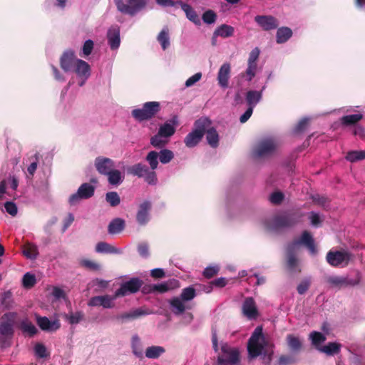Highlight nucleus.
Instances as JSON below:
<instances>
[{
    "mask_svg": "<svg viewBox=\"0 0 365 365\" xmlns=\"http://www.w3.org/2000/svg\"><path fill=\"white\" fill-rule=\"evenodd\" d=\"M304 214L299 211H291L276 215L272 219L275 229L290 227L301 222Z\"/></svg>",
    "mask_w": 365,
    "mask_h": 365,
    "instance_id": "nucleus-5",
    "label": "nucleus"
},
{
    "mask_svg": "<svg viewBox=\"0 0 365 365\" xmlns=\"http://www.w3.org/2000/svg\"><path fill=\"white\" fill-rule=\"evenodd\" d=\"M165 352L164 347L160 346H151L146 349L145 356L148 359H158Z\"/></svg>",
    "mask_w": 365,
    "mask_h": 365,
    "instance_id": "nucleus-37",
    "label": "nucleus"
},
{
    "mask_svg": "<svg viewBox=\"0 0 365 365\" xmlns=\"http://www.w3.org/2000/svg\"><path fill=\"white\" fill-rule=\"evenodd\" d=\"M158 153L154 150L149 152L145 158L146 161L148 163L153 170L158 168Z\"/></svg>",
    "mask_w": 365,
    "mask_h": 365,
    "instance_id": "nucleus-49",
    "label": "nucleus"
},
{
    "mask_svg": "<svg viewBox=\"0 0 365 365\" xmlns=\"http://www.w3.org/2000/svg\"><path fill=\"white\" fill-rule=\"evenodd\" d=\"M151 202L148 200H145L140 204L136 214V220L139 225H145L149 222V212L151 210Z\"/></svg>",
    "mask_w": 365,
    "mask_h": 365,
    "instance_id": "nucleus-18",
    "label": "nucleus"
},
{
    "mask_svg": "<svg viewBox=\"0 0 365 365\" xmlns=\"http://www.w3.org/2000/svg\"><path fill=\"white\" fill-rule=\"evenodd\" d=\"M181 9L185 11L186 16L190 21H192L195 24H200V20L198 15L191 6L187 4L181 3Z\"/></svg>",
    "mask_w": 365,
    "mask_h": 365,
    "instance_id": "nucleus-35",
    "label": "nucleus"
},
{
    "mask_svg": "<svg viewBox=\"0 0 365 365\" xmlns=\"http://www.w3.org/2000/svg\"><path fill=\"white\" fill-rule=\"evenodd\" d=\"M94 165L99 174L106 175L115 168L114 161L108 158L99 156L95 159Z\"/></svg>",
    "mask_w": 365,
    "mask_h": 365,
    "instance_id": "nucleus-15",
    "label": "nucleus"
},
{
    "mask_svg": "<svg viewBox=\"0 0 365 365\" xmlns=\"http://www.w3.org/2000/svg\"><path fill=\"white\" fill-rule=\"evenodd\" d=\"M342 345L336 341L329 342L319 348V351L325 354L327 356H333L341 352Z\"/></svg>",
    "mask_w": 365,
    "mask_h": 365,
    "instance_id": "nucleus-26",
    "label": "nucleus"
},
{
    "mask_svg": "<svg viewBox=\"0 0 365 365\" xmlns=\"http://www.w3.org/2000/svg\"><path fill=\"white\" fill-rule=\"evenodd\" d=\"M157 39L160 43L162 48L165 50L170 46L169 29L165 27L158 35Z\"/></svg>",
    "mask_w": 365,
    "mask_h": 365,
    "instance_id": "nucleus-42",
    "label": "nucleus"
},
{
    "mask_svg": "<svg viewBox=\"0 0 365 365\" xmlns=\"http://www.w3.org/2000/svg\"><path fill=\"white\" fill-rule=\"evenodd\" d=\"M1 304L6 309H11L14 307V302L12 299V294L10 291L6 292L3 294L1 300Z\"/></svg>",
    "mask_w": 365,
    "mask_h": 365,
    "instance_id": "nucleus-50",
    "label": "nucleus"
},
{
    "mask_svg": "<svg viewBox=\"0 0 365 365\" xmlns=\"http://www.w3.org/2000/svg\"><path fill=\"white\" fill-rule=\"evenodd\" d=\"M352 255L346 250H330L327 252L326 259L332 267H346L349 264Z\"/></svg>",
    "mask_w": 365,
    "mask_h": 365,
    "instance_id": "nucleus-9",
    "label": "nucleus"
},
{
    "mask_svg": "<svg viewBox=\"0 0 365 365\" xmlns=\"http://www.w3.org/2000/svg\"><path fill=\"white\" fill-rule=\"evenodd\" d=\"M117 9L123 14L134 16L144 9L148 0H113Z\"/></svg>",
    "mask_w": 365,
    "mask_h": 365,
    "instance_id": "nucleus-7",
    "label": "nucleus"
},
{
    "mask_svg": "<svg viewBox=\"0 0 365 365\" xmlns=\"http://www.w3.org/2000/svg\"><path fill=\"white\" fill-rule=\"evenodd\" d=\"M202 19L204 23L212 24L216 21L217 15L212 10H207L203 13Z\"/></svg>",
    "mask_w": 365,
    "mask_h": 365,
    "instance_id": "nucleus-58",
    "label": "nucleus"
},
{
    "mask_svg": "<svg viewBox=\"0 0 365 365\" xmlns=\"http://www.w3.org/2000/svg\"><path fill=\"white\" fill-rule=\"evenodd\" d=\"M36 322L39 328L44 331L53 332L59 329L61 324L59 320L51 321L47 317L36 314Z\"/></svg>",
    "mask_w": 365,
    "mask_h": 365,
    "instance_id": "nucleus-16",
    "label": "nucleus"
},
{
    "mask_svg": "<svg viewBox=\"0 0 365 365\" xmlns=\"http://www.w3.org/2000/svg\"><path fill=\"white\" fill-rule=\"evenodd\" d=\"M296 250L292 247L287 245L286 249L287 255V268L294 272L298 266V259L295 254Z\"/></svg>",
    "mask_w": 365,
    "mask_h": 365,
    "instance_id": "nucleus-27",
    "label": "nucleus"
},
{
    "mask_svg": "<svg viewBox=\"0 0 365 365\" xmlns=\"http://www.w3.org/2000/svg\"><path fill=\"white\" fill-rule=\"evenodd\" d=\"M96 252L98 253H106V254H119L120 251L112 246L111 245L105 242H100L97 243L96 246Z\"/></svg>",
    "mask_w": 365,
    "mask_h": 365,
    "instance_id": "nucleus-36",
    "label": "nucleus"
},
{
    "mask_svg": "<svg viewBox=\"0 0 365 365\" xmlns=\"http://www.w3.org/2000/svg\"><path fill=\"white\" fill-rule=\"evenodd\" d=\"M108 44L112 50L117 49L120 46V30L118 26H112L107 33Z\"/></svg>",
    "mask_w": 365,
    "mask_h": 365,
    "instance_id": "nucleus-24",
    "label": "nucleus"
},
{
    "mask_svg": "<svg viewBox=\"0 0 365 365\" xmlns=\"http://www.w3.org/2000/svg\"><path fill=\"white\" fill-rule=\"evenodd\" d=\"M279 147V143L273 138H266L259 140L255 145L253 154L257 158L273 155Z\"/></svg>",
    "mask_w": 365,
    "mask_h": 365,
    "instance_id": "nucleus-8",
    "label": "nucleus"
},
{
    "mask_svg": "<svg viewBox=\"0 0 365 365\" xmlns=\"http://www.w3.org/2000/svg\"><path fill=\"white\" fill-rule=\"evenodd\" d=\"M175 132V127L168 123L162 125L158 130L159 135H162L163 138H169L172 136Z\"/></svg>",
    "mask_w": 365,
    "mask_h": 365,
    "instance_id": "nucleus-47",
    "label": "nucleus"
},
{
    "mask_svg": "<svg viewBox=\"0 0 365 365\" xmlns=\"http://www.w3.org/2000/svg\"><path fill=\"white\" fill-rule=\"evenodd\" d=\"M117 298L115 293L113 295H101L91 297L88 302L89 307H103L105 309H111L115 307L114 300Z\"/></svg>",
    "mask_w": 365,
    "mask_h": 365,
    "instance_id": "nucleus-12",
    "label": "nucleus"
},
{
    "mask_svg": "<svg viewBox=\"0 0 365 365\" xmlns=\"http://www.w3.org/2000/svg\"><path fill=\"white\" fill-rule=\"evenodd\" d=\"M106 200L111 207H116L120 202L119 195L114 191L108 192L106 193Z\"/></svg>",
    "mask_w": 365,
    "mask_h": 365,
    "instance_id": "nucleus-52",
    "label": "nucleus"
},
{
    "mask_svg": "<svg viewBox=\"0 0 365 365\" xmlns=\"http://www.w3.org/2000/svg\"><path fill=\"white\" fill-rule=\"evenodd\" d=\"M311 285V279L310 278H304L303 279L300 283L298 284L297 287V292L302 295L307 292V291L309 289Z\"/></svg>",
    "mask_w": 365,
    "mask_h": 365,
    "instance_id": "nucleus-57",
    "label": "nucleus"
},
{
    "mask_svg": "<svg viewBox=\"0 0 365 365\" xmlns=\"http://www.w3.org/2000/svg\"><path fill=\"white\" fill-rule=\"evenodd\" d=\"M16 312H5L0 318V348L6 349L11 346L15 333V326L18 318Z\"/></svg>",
    "mask_w": 365,
    "mask_h": 365,
    "instance_id": "nucleus-1",
    "label": "nucleus"
},
{
    "mask_svg": "<svg viewBox=\"0 0 365 365\" xmlns=\"http://www.w3.org/2000/svg\"><path fill=\"white\" fill-rule=\"evenodd\" d=\"M125 227V221L121 218L113 220L108 225V232L110 234H117L120 232Z\"/></svg>",
    "mask_w": 365,
    "mask_h": 365,
    "instance_id": "nucleus-38",
    "label": "nucleus"
},
{
    "mask_svg": "<svg viewBox=\"0 0 365 365\" xmlns=\"http://www.w3.org/2000/svg\"><path fill=\"white\" fill-rule=\"evenodd\" d=\"M36 283V279L34 274L27 272L24 275L22 279V284L25 288L30 289L33 287Z\"/></svg>",
    "mask_w": 365,
    "mask_h": 365,
    "instance_id": "nucleus-54",
    "label": "nucleus"
},
{
    "mask_svg": "<svg viewBox=\"0 0 365 365\" xmlns=\"http://www.w3.org/2000/svg\"><path fill=\"white\" fill-rule=\"evenodd\" d=\"M205 133L208 144L212 148H217L219 145V135L217 130L214 128H210Z\"/></svg>",
    "mask_w": 365,
    "mask_h": 365,
    "instance_id": "nucleus-39",
    "label": "nucleus"
},
{
    "mask_svg": "<svg viewBox=\"0 0 365 365\" xmlns=\"http://www.w3.org/2000/svg\"><path fill=\"white\" fill-rule=\"evenodd\" d=\"M23 253L29 259H35L38 255L37 247L31 243H26L24 245Z\"/></svg>",
    "mask_w": 365,
    "mask_h": 365,
    "instance_id": "nucleus-45",
    "label": "nucleus"
},
{
    "mask_svg": "<svg viewBox=\"0 0 365 365\" xmlns=\"http://www.w3.org/2000/svg\"><path fill=\"white\" fill-rule=\"evenodd\" d=\"M106 176L108 177V183L111 185H118L124 179V176L121 172L115 168H113L112 171L109 172Z\"/></svg>",
    "mask_w": 365,
    "mask_h": 365,
    "instance_id": "nucleus-34",
    "label": "nucleus"
},
{
    "mask_svg": "<svg viewBox=\"0 0 365 365\" xmlns=\"http://www.w3.org/2000/svg\"><path fill=\"white\" fill-rule=\"evenodd\" d=\"M163 138L162 135H159V133L158 132L156 135L150 138V144L158 148L164 147L167 144L168 140H163Z\"/></svg>",
    "mask_w": 365,
    "mask_h": 365,
    "instance_id": "nucleus-56",
    "label": "nucleus"
},
{
    "mask_svg": "<svg viewBox=\"0 0 365 365\" xmlns=\"http://www.w3.org/2000/svg\"><path fill=\"white\" fill-rule=\"evenodd\" d=\"M257 71V66L247 64V68L245 73H242L240 75L242 77L245 78L247 81H251L252 79L255 76Z\"/></svg>",
    "mask_w": 365,
    "mask_h": 365,
    "instance_id": "nucleus-60",
    "label": "nucleus"
},
{
    "mask_svg": "<svg viewBox=\"0 0 365 365\" xmlns=\"http://www.w3.org/2000/svg\"><path fill=\"white\" fill-rule=\"evenodd\" d=\"M270 344H272L267 341L264 336L262 327H256L247 341V348L249 359H253L261 356L265 349L270 346Z\"/></svg>",
    "mask_w": 365,
    "mask_h": 365,
    "instance_id": "nucleus-2",
    "label": "nucleus"
},
{
    "mask_svg": "<svg viewBox=\"0 0 365 365\" xmlns=\"http://www.w3.org/2000/svg\"><path fill=\"white\" fill-rule=\"evenodd\" d=\"M292 36V31L289 27L283 26L277 31L276 41L277 43L287 42Z\"/></svg>",
    "mask_w": 365,
    "mask_h": 365,
    "instance_id": "nucleus-30",
    "label": "nucleus"
},
{
    "mask_svg": "<svg viewBox=\"0 0 365 365\" xmlns=\"http://www.w3.org/2000/svg\"><path fill=\"white\" fill-rule=\"evenodd\" d=\"M309 339L312 346L319 351V348L324 346L322 344L326 341L327 337L322 332L314 331L310 333Z\"/></svg>",
    "mask_w": 365,
    "mask_h": 365,
    "instance_id": "nucleus-32",
    "label": "nucleus"
},
{
    "mask_svg": "<svg viewBox=\"0 0 365 365\" xmlns=\"http://www.w3.org/2000/svg\"><path fill=\"white\" fill-rule=\"evenodd\" d=\"M287 343L289 349L293 352H299L302 348V342L300 339L293 334L287 336Z\"/></svg>",
    "mask_w": 365,
    "mask_h": 365,
    "instance_id": "nucleus-33",
    "label": "nucleus"
},
{
    "mask_svg": "<svg viewBox=\"0 0 365 365\" xmlns=\"http://www.w3.org/2000/svg\"><path fill=\"white\" fill-rule=\"evenodd\" d=\"M74 66V71L79 77L84 78V79H87L90 76V66L85 61L81 59H77L76 61Z\"/></svg>",
    "mask_w": 365,
    "mask_h": 365,
    "instance_id": "nucleus-25",
    "label": "nucleus"
},
{
    "mask_svg": "<svg viewBox=\"0 0 365 365\" xmlns=\"http://www.w3.org/2000/svg\"><path fill=\"white\" fill-rule=\"evenodd\" d=\"M161 110L160 103L158 101L145 103L141 108L132 110V116L139 122L148 120L154 118Z\"/></svg>",
    "mask_w": 365,
    "mask_h": 365,
    "instance_id": "nucleus-4",
    "label": "nucleus"
},
{
    "mask_svg": "<svg viewBox=\"0 0 365 365\" xmlns=\"http://www.w3.org/2000/svg\"><path fill=\"white\" fill-rule=\"evenodd\" d=\"M133 353L137 357L142 359L143 356L140 339L138 335H134L131 340Z\"/></svg>",
    "mask_w": 365,
    "mask_h": 365,
    "instance_id": "nucleus-44",
    "label": "nucleus"
},
{
    "mask_svg": "<svg viewBox=\"0 0 365 365\" xmlns=\"http://www.w3.org/2000/svg\"><path fill=\"white\" fill-rule=\"evenodd\" d=\"M219 272L217 266L207 267L203 271V276L207 279H210L216 275Z\"/></svg>",
    "mask_w": 365,
    "mask_h": 365,
    "instance_id": "nucleus-63",
    "label": "nucleus"
},
{
    "mask_svg": "<svg viewBox=\"0 0 365 365\" xmlns=\"http://www.w3.org/2000/svg\"><path fill=\"white\" fill-rule=\"evenodd\" d=\"M284 197L282 192H272L269 196V201L274 205H279L283 201Z\"/></svg>",
    "mask_w": 365,
    "mask_h": 365,
    "instance_id": "nucleus-62",
    "label": "nucleus"
},
{
    "mask_svg": "<svg viewBox=\"0 0 365 365\" xmlns=\"http://www.w3.org/2000/svg\"><path fill=\"white\" fill-rule=\"evenodd\" d=\"M84 317V314L83 312L79 311L76 312H69L68 314L65 315V319L71 324H78Z\"/></svg>",
    "mask_w": 365,
    "mask_h": 365,
    "instance_id": "nucleus-48",
    "label": "nucleus"
},
{
    "mask_svg": "<svg viewBox=\"0 0 365 365\" xmlns=\"http://www.w3.org/2000/svg\"><path fill=\"white\" fill-rule=\"evenodd\" d=\"M231 66L230 63H224L220 68L217 73V81L219 85L226 88L229 85V79L230 78Z\"/></svg>",
    "mask_w": 365,
    "mask_h": 365,
    "instance_id": "nucleus-20",
    "label": "nucleus"
},
{
    "mask_svg": "<svg viewBox=\"0 0 365 365\" xmlns=\"http://www.w3.org/2000/svg\"><path fill=\"white\" fill-rule=\"evenodd\" d=\"M262 97V91H249L246 93V102L248 107L254 108Z\"/></svg>",
    "mask_w": 365,
    "mask_h": 365,
    "instance_id": "nucleus-29",
    "label": "nucleus"
},
{
    "mask_svg": "<svg viewBox=\"0 0 365 365\" xmlns=\"http://www.w3.org/2000/svg\"><path fill=\"white\" fill-rule=\"evenodd\" d=\"M255 21L264 31L275 29L279 26L278 20L272 16L258 15L255 17Z\"/></svg>",
    "mask_w": 365,
    "mask_h": 365,
    "instance_id": "nucleus-17",
    "label": "nucleus"
},
{
    "mask_svg": "<svg viewBox=\"0 0 365 365\" xmlns=\"http://www.w3.org/2000/svg\"><path fill=\"white\" fill-rule=\"evenodd\" d=\"M143 285V281L138 278H132L123 283L120 287L115 291V297H123L128 294L136 293Z\"/></svg>",
    "mask_w": 365,
    "mask_h": 365,
    "instance_id": "nucleus-11",
    "label": "nucleus"
},
{
    "mask_svg": "<svg viewBox=\"0 0 365 365\" xmlns=\"http://www.w3.org/2000/svg\"><path fill=\"white\" fill-rule=\"evenodd\" d=\"M158 157L161 163L167 164L173 160L174 153L170 150L163 149L158 153Z\"/></svg>",
    "mask_w": 365,
    "mask_h": 365,
    "instance_id": "nucleus-51",
    "label": "nucleus"
},
{
    "mask_svg": "<svg viewBox=\"0 0 365 365\" xmlns=\"http://www.w3.org/2000/svg\"><path fill=\"white\" fill-rule=\"evenodd\" d=\"M243 314L249 319H255L258 315L255 302L252 297H247L242 304Z\"/></svg>",
    "mask_w": 365,
    "mask_h": 365,
    "instance_id": "nucleus-21",
    "label": "nucleus"
},
{
    "mask_svg": "<svg viewBox=\"0 0 365 365\" xmlns=\"http://www.w3.org/2000/svg\"><path fill=\"white\" fill-rule=\"evenodd\" d=\"M76 56L74 51L72 50H67L63 53L60 58L61 68L65 71L68 72L74 66L76 63Z\"/></svg>",
    "mask_w": 365,
    "mask_h": 365,
    "instance_id": "nucleus-19",
    "label": "nucleus"
},
{
    "mask_svg": "<svg viewBox=\"0 0 365 365\" xmlns=\"http://www.w3.org/2000/svg\"><path fill=\"white\" fill-rule=\"evenodd\" d=\"M346 159L351 163L365 159L364 150H352L347 153Z\"/></svg>",
    "mask_w": 365,
    "mask_h": 365,
    "instance_id": "nucleus-46",
    "label": "nucleus"
},
{
    "mask_svg": "<svg viewBox=\"0 0 365 365\" xmlns=\"http://www.w3.org/2000/svg\"><path fill=\"white\" fill-rule=\"evenodd\" d=\"M81 265L92 271H98L101 269V265L90 259H82L80 262Z\"/></svg>",
    "mask_w": 365,
    "mask_h": 365,
    "instance_id": "nucleus-59",
    "label": "nucleus"
},
{
    "mask_svg": "<svg viewBox=\"0 0 365 365\" xmlns=\"http://www.w3.org/2000/svg\"><path fill=\"white\" fill-rule=\"evenodd\" d=\"M148 168L142 163H137L128 168V173L134 176L143 178L148 172Z\"/></svg>",
    "mask_w": 365,
    "mask_h": 365,
    "instance_id": "nucleus-40",
    "label": "nucleus"
},
{
    "mask_svg": "<svg viewBox=\"0 0 365 365\" xmlns=\"http://www.w3.org/2000/svg\"><path fill=\"white\" fill-rule=\"evenodd\" d=\"M195 297L196 291L193 287L183 288L180 297H173L169 302L173 312L176 315L182 314L187 309L185 302L191 301Z\"/></svg>",
    "mask_w": 365,
    "mask_h": 365,
    "instance_id": "nucleus-3",
    "label": "nucleus"
},
{
    "mask_svg": "<svg viewBox=\"0 0 365 365\" xmlns=\"http://www.w3.org/2000/svg\"><path fill=\"white\" fill-rule=\"evenodd\" d=\"M150 313V312L147 310L143 309L142 308H139L132 310L129 312H125L119 315H117L115 317V319L118 321H120L121 322H124L128 320H133L138 319L143 316L149 314Z\"/></svg>",
    "mask_w": 365,
    "mask_h": 365,
    "instance_id": "nucleus-22",
    "label": "nucleus"
},
{
    "mask_svg": "<svg viewBox=\"0 0 365 365\" xmlns=\"http://www.w3.org/2000/svg\"><path fill=\"white\" fill-rule=\"evenodd\" d=\"M240 362V351L227 343L222 344L218 354L217 365H238Z\"/></svg>",
    "mask_w": 365,
    "mask_h": 365,
    "instance_id": "nucleus-6",
    "label": "nucleus"
},
{
    "mask_svg": "<svg viewBox=\"0 0 365 365\" xmlns=\"http://www.w3.org/2000/svg\"><path fill=\"white\" fill-rule=\"evenodd\" d=\"M329 283L333 287L341 288L347 287H354L359 284L360 277L357 276L356 279H352L347 277L329 276L327 279Z\"/></svg>",
    "mask_w": 365,
    "mask_h": 365,
    "instance_id": "nucleus-13",
    "label": "nucleus"
},
{
    "mask_svg": "<svg viewBox=\"0 0 365 365\" xmlns=\"http://www.w3.org/2000/svg\"><path fill=\"white\" fill-rule=\"evenodd\" d=\"M202 137L200 132L193 130L186 135L184 139V143L187 147L193 148L199 143Z\"/></svg>",
    "mask_w": 365,
    "mask_h": 365,
    "instance_id": "nucleus-28",
    "label": "nucleus"
},
{
    "mask_svg": "<svg viewBox=\"0 0 365 365\" xmlns=\"http://www.w3.org/2000/svg\"><path fill=\"white\" fill-rule=\"evenodd\" d=\"M259 49L256 47L250 53L247 64L257 66V61L259 58Z\"/></svg>",
    "mask_w": 365,
    "mask_h": 365,
    "instance_id": "nucleus-61",
    "label": "nucleus"
},
{
    "mask_svg": "<svg viewBox=\"0 0 365 365\" xmlns=\"http://www.w3.org/2000/svg\"><path fill=\"white\" fill-rule=\"evenodd\" d=\"M362 118L363 115L361 113L347 115H344L341 118V123L342 125L346 126L354 125L360 121Z\"/></svg>",
    "mask_w": 365,
    "mask_h": 365,
    "instance_id": "nucleus-43",
    "label": "nucleus"
},
{
    "mask_svg": "<svg viewBox=\"0 0 365 365\" xmlns=\"http://www.w3.org/2000/svg\"><path fill=\"white\" fill-rule=\"evenodd\" d=\"M34 352L37 357L41 359L48 358L50 353L48 351L46 346L41 343H37L34 346Z\"/></svg>",
    "mask_w": 365,
    "mask_h": 365,
    "instance_id": "nucleus-53",
    "label": "nucleus"
},
{
    "mask_svg": "<svg viewBox=\"0 0 365 365\" xmlns=\"http://www.w3.org/2000/svg\"><path fill=\"white\" fill-rule=\"evenodd\" d=\"M288 245L295 250H297L299 245H303L309 250L312 254H315L317 252L314 239L309 232L307 230L302 232L299 239H296Z\"/></svg>",
    "mask_w": 365,
    "mask_h": 365,
    "instance_id": "nucleus-14",
    "label": "nucleus"
},
{
    "mask_svg": "<svg viewBox=\"0 0 365 365\" xmlns=\"http://www.w3.org/2000/svg\"><path fill=\"white\" fill-rule=\"evenodd\" d=\"M19 328L25 336L29 338L34 337L38 333L36 326L27 318L21 321Z\"/></svg>",
    "mask_w": 365,
    "mask_h": 365,
    "instance_id": "nucleus-23",
    "label": "nucleus"
},
{
    "mask_svg": "<svg viewBox=\"0 0 365 365\" xmlns=\"http://www.w3.org/2000/svg\"><path fill=\"white\" fill-rule=\"evenodd\" d=\"M95 187L89 183H83L78 189L77 192L71 195L68 202L71 205H76L83 199H88L93 196Z\"/></svg>",
    "mask_w": 365,
    "mask_h": 365,
    "instance_id": "nucleus-10",
    "label": "nucleus"
},
{
    "mask_svg": "<svg viewBox=\"0 0 365 365\" xmlns=\"http://www.w3.org/2000/svg\"><path fill=\"white\" fill-rule=\"evenodd\" d=\"M235 29L227 24H222L217 27L214 31V36H221L222 38H228L234 35Z\"/></svg>",
    "mask_w": 365,
    "mask_h": 365,
    "instance_id": "nucleus-31",
    "label": "nucleus"
},
{
    "mask_svg": "<svg viewBox=\"0 0 365 365\" xmlns=\"http://www.w3.org/2000/svg\"><path fill=\"white\" fill-rule=\"evenodd\" d=\"M274 354V344H270V346H268L264 351L263 354L261 355L262 359L263 360V363L265 364H269L272 360Z\"/></svg>",
    "mask_w": 365,
    "mask_h": 365,
    "instance_id": "nucleus-55",
    "label": "nucleus"
},
{
    "mask_svg": "<svg viewBox=\"0 0 365 365\" xmlns=\"http://www.w3.org/2000/svg\"><path fill=\"white\" fill-rule=\"evenodd\" d=\"M211 124V121L207 118H201L195 122V131L200 132L203 136Z\"/></svg>",
    "mask_w": 365,
    "mask_h": 365,
    "instance_id": "nucleus-41",
    "label": "nucleus"
},
{
    "mask_svg": "<svg viewBox=\"0 0 365 365\" xmlns=\"http://www.w3.org/2000/svg\"><path fill=\"white\" fill-rule=\"evenodd\" d=\"M309 121V119L307 118H304L302 120H300L294 128L295 133H299L304 131L308 126Z\"/></svg>",
    "mask_w": 365,
    "mask_h": 365,
    "instance_id": "nucleus-64",
    "label": "nucleus"
}]
</instances>
